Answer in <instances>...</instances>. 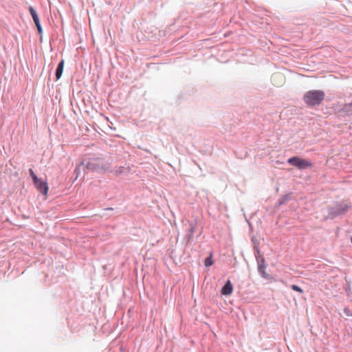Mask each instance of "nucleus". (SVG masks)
Returning <instances> with one entry per match:
<instances>
[{"label": "nucleus", "mask_w": 352, "mask_h": 352, "mask_svg": "<svg viewBox=\"0 0 352 352\" xmlns=\"http://www.w3.org/2000/svg\"><path fill=\"white\" fill-rule=\"evenodd\" d=\"M325 94L322 90H310L303 97L304 102L309 107L319 105L324 100Z\"/></svg>", "instance_id": "1"}, {"label": "nucleus", "mask_w": 352, "mask_h": 352, "mask_svg": "<svg viewBox=\"0 0 352 352\" xmlns=\"http://www.w3.org/2000/svg\"><path fill=\"white\" fill-rule=\"evenodd\" d=\"M287 162L299 169L307 168L312 166V164L309 161L300 158L298 157H291L288 159Z\"/></svg>", "instance_id": "2"}, {"label": "nucleus", "mask_w": 352, "mask_h": 352, "mask_svg": "<svg viewBox=\"0 0 352 352\" xmlns=\"http://www.w3.org/2000/svg\"><path fill=\"white\" fill-rule=\"evenodd\" d=\"M34 184L35 185L36 189L43 194L44 195H47L48 192V186L46 182H43L40 179H38V182H34Z\"/></svg>", "instance_id": "3"}, {"label": "nucleus", "mask_w": 352, "mask_h": 352, "mask_svg": "<svg viewBox=\"0 0 352 352\" xmlns=\"http://www.w3.org/2000/svg\"><path fill=\"white\" fill-rule=\"evenodd\" d=\"M233 286L230 280H228L224 286L222 287L221 293L222 295L228 296L232 293Z\"/></svg>", "instance_id": "4"}, {"label": "nucleus", "mask_w": 352, "mask_h": 352, "mask_svg": "<svg viewBox=\"0 0 352 352\" xmlns=\"http://www.w3.org/2000/svg\"><path fill=\"white\" fill-rule=\"evenodd\" d=\"M265 268H266V266L265 264V261H264V259H263L261 261V263L258 264V271L262 277L267 278L268 277V274L265 272Z\"/></svg>", "instance_id": "5"}, {"label": "nucleus", "mask_w": 352, "mask_h": 352, "mask_svg": "<svg viewBox=\"0 0 352 352\" xmlns=\"http://www.w3.org/2000/svg\"><path fill=\"white\" fill-rule=\"evenodd\" d=\"M64 60H62L58 65V67L56 70V79L60 78L63 74V68H64Z\"/></svg>", "instance_id": "6"}, {"label": "nucleus", "mask_w": 352, "mask_h": 352, "mask_svg": "<svg viewBox=\"0 0 352 352\" xmlns=\"http://www.w3.org/2000/svg\"><path fill=\"white\" fill-rule=\"evenodd\" d=\"M29 11H30V13L32 19H33L34 23L36 24V23H40L38 16L36 10L32 6H30L29 8Z\"/></svg>", "instance_id": "7"}, {"label": "nucleus", "mask_w": 352, "mask_h": 352, "mask_svg": "<svg viewBox=\"0 0 352 352\" xmlns=\"http://www.w3.org/2000/svg\"><path fill=\"white\" fill-rule=\"evenodd\" d=\"M342 110L344 112H347V113L351 111H352V102L350 103H348V104H345L343 106Z\"/></svg>", "instance_id": "8"}, {"label": "nucleus", "mask_w": 352, "mask_h": 352, "mask_svg": "<svg viewBox=\"0 0 352 352\" xmlns=\"http://www.w3.org/2000/svg\"><path fill=\"white\" fill-rule=\"evenodd\" d=\"M213 264V261L212 259V256H210L208 257H207L206 259H205V265L206 267H208V266H210Z\"/></svg>", "instance_id": "9"}, {"label": "nucleus", "mask_w": 352, "mask_h": 352, "mask_svg": "<svg viewBox=\"0 0 352 352\" xmlns=\"http://www.w3.org/2000/svg\"><path fill=\"white\" fill-rule=\"evenodd\" d=\"M291 287L294 291L298 292L301 294L303 293V290L296 285H292Z\"/></svg>", "instance_id": "10"}, {"label": "nucleus", "mask_w": 352, "mask_h": 352, "mask_svg": "<svg viewBox=\"0 0 352 352\" xmlns=\"http://www.w3.org/2000/svg\"><path fill=\"white\" fill-rule=\"evenodd\" d=\"M30 174L32 178L33 182H38V177L35 175L32 169L29 170Z\"/></svg>", "instance_id": "11"}, {"label": "nucleus", "mask_w": 352, "mask_h": 352, "mask_svg": "<svg viewBox=\"0 0 352 352\" xmlns=\"http://www.w3.org/2000/svg\"><path fill=\"white\" fill-rule=\"evenodd\" d=\"M35 25H36V28H37V30H38V33H39V34H41V33H42V28H41V26L40 23H36V24H35Z\"/></svg>", "instance_id": "12"}, {"label": "nucleus", "mask_w": 352, "mask_h": 352, "mask_svg": "<svg viewBox=\"0 0 352 352\" xmlns=\"http://www.w3.org/2000/svg\"><path fill=\"white\" fill-rule=\"evenodd\" d=\"M124 168L120 167L118 170H116V173L118 175L122 174L123 173Z\"/></svg>", "instance_id": "13"}, {"label": "nucleus", "mask_w": 352, "mask_h": 352, "mask_svg": "<svg viewBox=\"0 0 352 352\" xmlns=\"http://www.w3.org/2000/svg\"><path fill=\"white\" fill-rule=\"evenodd\" d=\"M193 231H194V230H193V228H191V229H190V232H191V233H192V232H193Z\"/></svg>", "instance_id": "14"}, {"label": "nucleus", "mask_w": 352, "mask_h": 352, "mask_svg": "<svg viewBox=\"0 0 352 352\" xmlns=\"http://www.w3.org/2000/svg\"><path fill=\"white\" fill-rule=\"evenodd\" d=\"M349 311V309H344V311H345V312H346V311Z\"/></svg>", "instance_id": "15"}]
</instances>
